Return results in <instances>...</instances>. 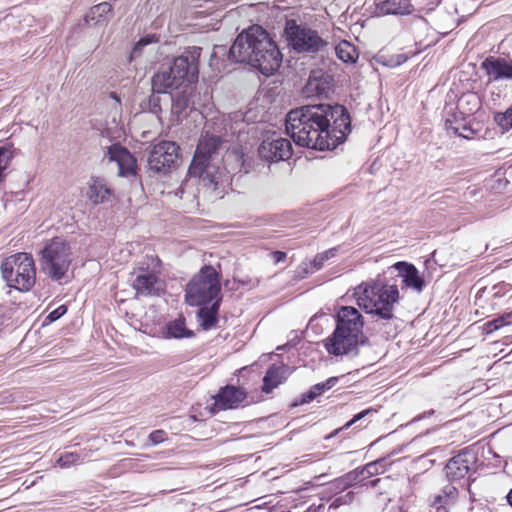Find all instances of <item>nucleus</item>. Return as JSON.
Returning <instances> with one entry per match:
<instances>
[{"label":"nucleus","mask_w":512,"mask_h":512,"mask_svg":"<svg viewBox=\"0 0 512 512\" xmlns=\"http://www.w3.org/2000/svg\"><path fill=\"white\" fill-rule=\"evenodd\" d=\"M469 98H472L473 100H476V97L474 95H469Z\"/></svg>","instance_id":"de8ad7c7"},{"label":"nucleus","mask_w":512,"mask_h":512,"mask_svg":"<svg viewBox=\"0 0 512 512\" xmlns=\"http://www.w3.org/2000/svg\"><path fill=\"white\" fill-rule=\"evenodd\" d=\"M412 7L410 0H375V13L378 16L409 14Z\"/></svg>","instance_id":"6ab92c4d"},{"label":"nucleus","mask_w":512,"mask_h":512,"mask_svg":"<svg viewBox=\"0 0 512 512\" xmlns=\"http://www.w3.org/2000/svg\"><path fill=\"white\" fill-rule=\"evenodd\" d=\"M353 297L367 314L390 320L394 317V308L400 294L396 284H390L378 276L355 287Z\"/></svg>","instance_id":"39448f33"},{"label":"nucleus","mask_w":512,"mask_h":512,"mask_svg":"<svg viewBox=\"0 0 512 512\" xmlns=\"http://www.w3.org/2000/svg\"><path fill=\"white\" fill-rule=\"evenodd\" d=\"M458 490L452 484L445 485L431 501V512H448L456 502Z\"/></svg>","instance_id":"aec40b11"},{"label":"nucleus","mask_w":512,"mask_h":512,"mask_svg":"<svg viewBox=\"0 0 512 512\" xmlns=\"http://www.w3.org/2000/svg\"><path fill=\"white\" fill-rule=\"evenodd\" d=\"M229 56L233 61L247 63L267 76L277 71L282 62L277 45L259 25H253L237 36Z\"/></svg>","instance_id":"f03ea898"},{"label":"nucleus","mask_w":512,"mask_h":512,"mask_svg":"<svg viewBox=\"0 0 512 512\" xmlns=\"http://www.w3.org/2000/svg\"><path fill=\"white\" fill-rule=\"evenodd\" d=\"M189 99L185 94H179L175 98L172 99V114L177 117V120H180L183 116L186 115V111L189 108Z\"/></svg>","instance_id":"473e14b6"},{"label":"nucleus","mask_w":512,"mask_h":512,"mask_svg":"<svg viewBox=\"0 0 512 512\" xmlns=\"http://www.w3.org/2000/svg\"><path fill=\"white\" fill-rule=\"evenodd\" d=\"M286 258V253L282 251L273 252V259L276 263L284 261Z\"/></svg>","instance_id":"79ce46f5"},{"label":"nucleus","mask_w":512,"mask_h":512,"mask_svg":"<svg viewBox=\"0 0 512 512\" xmlns=\"http://www.w3.org/2000/svg\"><path fill=\"white\" fill-rule=\"evenodd\" d=\"M495 121L503 130L512 128V105L504 113H498Z\"/></svg>","instance_id":"c9c22d12"},{"label":"nucleus","mask_w":512,"mask_h":512,"mask_svg":"<svg viewBox=\"0 0 512 512\" xmlns=\"http://www.w3.org/2000/svg\"><path fill=\"white\" fill-rule=\"evenodd\" d=\"M220 147V137L210 135L208 131L199 140L195 155L189 167V175L199 178L204 187L216 197L223 196L231 177L230 172L220 166L217 151Z\"/></svg>","instance_id":"7ed1b4c3"},{"label":"nucleus","mask_w":512,"mask_h":512,"mask_svg":"<svg viewBox=\"0 0 512 512\" xmlns=\"http://www.w3.org/2000/svg\"><path fill=\"white\" fill-rule=\"evenodd\" d=\"M288 375V368L285 365L271 366L263 378V391L271 392L279 384H281Z\"/></svg>","instance_id":"4be33fe9"},{"label":"nucleus","mask_w":512,"mask_h":512,"mask_svg":"<svg viewBox=\"0 0 512 512\" xmlns=\"http://www.w3.org/2000/svg\"><path fill=\"white\" fill-rule=\"evenodd\" d=\"M1 275L8 287L28 292L36 282V266L31 254L20 252L6 257L0 265Z\"/></svg>","instance_id":"423d86ee"},{"label":"nucleus","mask_w":512,"mask_h":512,"mask_svg":"<svg viewBox=\"0 0 512 512\" xmlns=\"http://www.w3.org/2000/svg\"><path fill=\"white\" fill-rule=\"evenodd\" d=\"M72 261L71 244L61 237L51 239L41 250L42 271L54 281L61 282L68 278Z\"/></svg>","instance_id":"0eeeda50"},{"label":"nucleus","mask_w":512,"mask_h":512,"mask_svg":"<svg viewBox=\"0 0 512 512\" xmlns=\"http://www.w3.org/2000/svg\"><path fill=\"white\" fill-rule=\"evenodd\" d=\"M67 312V307L65 305H60L53 311H51L45 318L43 325H48L53 323L54 321L58 320L60 317H62Z\"/></svg>","instance_id":"e433bc0d"},{"label":"nucleus","mask_w":512,"mask_h":512,"mask_svg":"<svg viewBox=\"0 0 512 512\" xmlns=\"http://www.w3.org/2000/svg\"><path fill=\"white\" fill-rule=\"evenodd\" d=\"M338 380V377H330L325 382L315 384L306 394L303 395L302 402L306 403L313 400L317 396H320L325 391L334 387L337 384Z\"/></svg>","instance_id":"c85d7f7f"},{"label":"nucleus","mask_w":512,"mask_h":512,"mask_svg":"<svg viewBox=\"0 0 512 512\" xmlns=\"http://www.w3.org/2000/svg\"><path fill=\"white\" fill-rule=\"evenodd\" d=\"M334 332L325 339L324 347L334 356L355 355L360 345L364 344V319L352 306H341L336 312Z\"/></svg>","instance_id":"20e7f679"},{"label":"nucleus","mask_w":512,"mask_h":512,"mask_svg":"<svg viewBox=\"0 0 512 512\" xmlns=\"http://www.w3.org/2000/svg\"><path fill=\"white\" fill-rule=\"evenodd\" d=\"M259 155L269 162L288 160L292 156V144L275 133L266 137L259 147Z\"/></svg>","instance_id":"ddd939ff"},{"label":"nucleus","mask_w":512,"mask_h":512,"mask_svg":"<svg viewBox=\"0 0 512 512\" xmlns=\"http://www.w3.org/2000/svg\"><path fill=\"white\" fill-rule=\"evenodd\" d=\"M112 6L108 2H102L93 6L85 16L89 25L106 24L111 16Z\"/></svg>","instance_id":"5701e85b"},{"label":"nucleus","mask_w":512,"mask_h":512,"mask_svg":"<svg viewBox=\"0 0 512 512\" xmlns=\"http://www.w3.org/2000/svg\"><path fill=\"white\" fill-rule=\"evenodd\" d=\"M337 251L338 248L334 247L322 253H318L311 261L302 262L299 266V270L303 274H312L319 271L327 260L336 256Z\"/></svg>","instance_id":"b1692460"},{"label":"nucleus","mask_w":512,"mask_h":512,"mask_svg":"<svg viewBox=\"0 0 512 512\" xmlns=\"http://www.w3.org/2000/svg\"><path fill=\"white\" fill-rule=\"evenodd\" d=\"M220 279L212 266H204L187 284L185 299L191 306L220 301Z\"/></svg>","instance_id":"1a4fd4ad"},{"label":"nucleus","mask_w":512,"mask_h":512,"mask_svg":"<svg viewBox=\"0 0 512 512\" xmlns=\"http://www.w3.org/2000/svg\"><path fill=\"white\" fill-rule=\"evenodd\" d=\"M284 37L288 46L297 53H318L327 46L318 31L292 19L286 21Z\"/></svg>","instance_id":"9d476101"},{"label":"nucleus","mask_w":512,"mask_h":512,"mask_svg":"<svg viewBox=\"0 0 512 512\" xmlns=\"http://www.w3.org/2000/svg\"><path fill=\"white\" fill-rule=\"evenodd\" d=\"M319 83L316 80H309L306 86L307 93L310 94L312 91L318 90Z\"/></svg>","instance_id":"a19ab883"},{"label":"nucleus","mask_w":512,"mask_h":512,"mask_svg":"<svg viewBox=\"0 0 512 512\" xmlns=\"http://www.w3.org/2000/svg\"><path fill=\"white\" fill-rule=\"evenodd\" d=\"M374 412H375V410H373V409H366V410H363V411H361L360 413L356 414V415L353 417V419H352L351 421H349V422L346 424V426L348 427V426L352 425L353 423H355V422H357V421L361 420V419H362V418H364L366 415H368V414H370V413H374Z\"/></svg>","instance_id":"ea45409f"},{"label":"nucleus","mask_w":512,"mask_h":512,"mask_svg":"<svg viewBox=\"0 0 512 512\" xmlns=\"http://www.w3.org/2000/svg\"><path fill=\"white\" fill-rule=\"evenodd\" d=\"M445 127L448 132L466 139L471 138L473 134V131L464 122L458 121L457 119L453 121L450 118H447L445 121Z\"/></svg>","instance_id":"7c9ffc66"},{"label":"nucleus","mask_w":512,"mask_h":512,"mask_svg":"<svg viewBox=\"0 0 512 512\" xmlns=\"http://www.w3.org/2000/svg\"><path fill=\"white\" fill-rule=\"evenodd\" d=\"M87 458V453L65 452L59 456L57 463L61 468H69L72 465L84 462Z\"/></svg>","instance_id":"c756f323"},{"label":"nucleus","mask_w":512,"mask_h":512,"mask_svg":"<svg viewBox=\"0 0 512 512\" xmlns=\"http://www.w3.org/2000/svg\"><path fill=\"white\" fill-rule=\"evenodd\" d=\"M132 287L141 296H160L165 291V280L161 276V261L147 256L132 272Z\"/></svg>","instance_id":"6e6552de"},{"label":"nucleus","mask_w":512,"mask_h":512,"mask_svg":"<svg viewBox=\"0 0 512 512\" xmlns=\"http://www.w3.org/2000/svg\"><path fill=\"white\" fill-rule=\"evenodd\" d=\"M440 0H431L428 4L427 10H433L438 4Z\"/></svg>","instance_id":"c03bdc74"},{"label":"nucleus","mask_w":512,"mask_h":512,"mask_svg":"<svg viewBox=\"0 0 512 512\" xmlns=\"http://www.w3.org/2000/svg\"><path fill=\"white\" fill-rule=\"evenodd\" d=\"M149 440L154 445L159 444L165 440V432L163 430H155L150 433Z\"/></svg>","instance_id":"58836bf2"},{"label":"nucleus","mask_w":512,"mask_h":512,"mask_svg":"<svg viewBox=\"0 0 512 512\" xmlns=\"http://www.w3.org/2000/svg\"><path fill=\"white\" fill-rule=\"evenodd\" d=\"M390 269L398 271L403 288L413 289L418 293L423 290L425 286L424 279L414 265L407 262H397Z\"/></svg>","instance_id":"f3484780"},{"label":"nucleus","mask_w":512,"mask_h":512,"mask_svg":"<svg viewBox=\"0 0 512 512\" xmlns=\"http://www.w3.org/2000/svg\"><path fill=\"white\" fill-rule=\"evenodd\" d=\"M181 85L177 76L173 75L171 67L158 72L152 78V88L156 93H166L169 89H177Z\"/></svg>","instance_id":"412c9836"},{"label":"nucleus","mask_w":512,"mask_h":512,"mask_svg":"<svg viewBox=\"0 0 512 512\" xmlns=\"http://www.w3.org/2000/svg\"><path fill=\"white\" fill-rule=\"evenodd\" d=\"M506 322L504 321V317L503 315L491 320V321H488L486 324H485V329L487 331V333H492L496 330H498L499 328L503 327V326H506Z\"/></svg>","instance_id":"4c0bfd02"},{"label":"nucleus","mask_w":512,"mask_h":512,"mask_svg":"<svg viewBox=\"0 0 512 512\" xmlns=\"http://www.w3.org/2000/svg\"><path fill=\"white\" fill-rule=\"evenodd\" d=\"M200 54L201 48L191 47L173 60L171 66L173 75L177 76L182 85L185 83L192 84L198 80Z\"/></svg>","instance_id":"9b49d317"},{"label":"nucleus","mask_w":512,"mask_h":512,"mask_svg":"<svg viewBox=\"0 0 512 512\" xmlns=\"http://www.w3.org/2000/svg\"><path fill=\"white\" fill-rule=\"evenodd\" d=\"M503 317H504V321L506 322L507 325L512 324V311L504 313Z\"/></svg>","instance_id":"37998d69"},{"label":"nucleus","mask_w":512,"mask_h":512,"mask_svg":"<svg viewBox=\"0 0 512 512\" xmlns=\"http://www.w3.org/2000/svg\"><path fill=\"white\" fill-rule=\"evenodd\" d=\"M387 465H388V461L386 458H381V459H378L376 461L366 464L362 468L363 474L365 476V480L374 475L381 474V473L385 472Z\"/></svg>","instance_id":"72a5a7b5"},{"label":"nucleus","mask_w":512,"mask_h":512,"mask_svg":"<svg viewBox=\"0 0 512 512\" xmlns=\"http://www.w3.org/2000/svg\"><path fill=\"white\" fill-rule=\"evenodd\" d=\"M219 302L216 300L210 308L203 307L198 311V318L201 326L205 329H211L215 326L217 322V312L219 307Z\"/></svg>","instance_id":"cd10ccee"},{"label":"nucleus","mask_w":512,"mask_h":512,"mask_svg":"<svg viewBox=\"0 0 512 512\" xmlns=\"http://www.w3.org/2000/svg\"><path fill=\"white\" fill-rule=\"evenodd\" d=\"M378 481H379L378 479H377V480H373V481H371V484H372V485H375V484H376V482H378Z\"/></svg>","instance_id":"49530a36"},{"label":"nucleus","mask_w":512,"mask_h":512,"mask_svg":"<svg viewBox=\"0 0 512 512\" xmlns=\"http://www.w3.org/2000/svg\"><path fill=\"white\" fill-rule=\"evenodd\" d=\"M110 195V190L103 179H91L87 196L94 204L104 202Z\"/></svg>","instance_id":"a878e982"},{"label":"nucleus","mask_w":512,"mask_h":512,"mask_svg":"<svg viewBox=\"0 0 512 512\" xmlns=\"http://www.w3.org/2000/svg\"><path fill=\"white\" fill-rule=\"evenodd\" d=\"M488 83L512 80V62L502 57L489 56L481 63Z\"/></svg>","instance_id":"4468645a"},{"label":"nucleus","mask_w":512,"mask_h":512,"mask_svg":"<svg viewBox=\"0 0 512 512\" xmlns=\"http://www.w3.org/2000/svg\"><path fill=\"white\" fill-rule=\"evenodd\" d=\"M335 53L338 59L345 63H355L359 57L356 47L346 40L340 41L335 46Z\"/></svg>","instance_id":"bb28decb"},{"label":"nucleus","mask_w":512,"mask_h":512,"mask_svg":"<svg viewBox=\"0 0 512 512\" xmlns=\"http://www.w3.org/2000/svg\"><path fill=\"white\" fill-rule=\"evenodd\" d=\"M506 498H507L508 503L512 506V489L509 491Z\"/></svg>","instance_id":"a18cd8bd"},{"label":"nucleus","mask_w":512,"mask_h":512,"mask_svg":"<svg viewBox=\"0 0 512 512\" xmlns=\"http://www.w3.org/2000/svg\"><path fill=\"white\" fill-rule=\"evenodd\" d=\"M105 157L109 162H115L118 166V174L120 176H127L135 173L136 160L132 154L119 144H112Z\"/></svg>","instance_id":"2eb2a0df"},{"label":"nucleus","mask_w":512,"mask_h":512,"mask_svg":"<svg viewBox=\"0 0 512 512\" xmlns=\"http://www.w3.org/2000/svg\"><path fill=\"white\" fill-rule=\"evenodd\" d=\"M350 116L341 105H307L291 110L286 132L300 146L330 150L344 142L350 132Z\"/></svg>","instance_id":"f257e3e1"},{"label":"nucleus","mask_w":512,"mask_h":512,"mask_svg":"<svg viewBox=\"0 0 512 512\" xmlns=\"http://www.w3.org/2000/svg\"><path fill=\"white\" fill-rule=\"evenodd\" d=\"M474 460V456L467 452H462L452 457L445 467L447 478L452 481L464 478L469 473Z\"/></svg>","instance_id":"a211bd4d"},{"label":"nucleus","mask_w":512,"mask_h":512,"mask_svg":"<svg viewBox=\"0 0 512 512\" xmlns=\"http://www.w3.org/2000/svg\"><path fill=\"white\" fill-rule=\"evenodd\" d=\"M157 41H158V39L155 35H146V36L140 38L139 41L134 45V47L132 49V52L130 55V60L139 56L142 52L143 47H145L151 43H155Z\"/></svg>","instance_id":"f704fd0d"},{"label":"nucleus","mask_w":512,"mask_h":512,"mask_svg":"<svg viewBox=\"0 0 512 512\" xmlns=\"http://www.w3.org/2000/svg\"><path fill=\"white\" fill-rule=\"evenodd\" d=\"M163 335L165 338L171 339H182V338H190L192 337L193 331L186 327L185 319L183 317H179L173 321H170L166 324L165 329L163 331Z\"/></svg>","instance_id":"393cba45"},{"label":"nucleus","mask_w":512,"mask_h":512,"mask_svg":"<svg viewBox=\"0 0 512 512\" xmlns=\"http://www.w3.org/2000/svg\"><path fill=\"white\" fill-rule=\"evenodd\" d=\"M363 481H365V476H364L362 468H361V469H355V470L347 473L342 478L338 479L336 482V485H337V487L346 489L350 486L356 485Z\"/></svg>","instance_id":"2f4dec72"},{"label":"nucleus","mask_w":512,"mask_h":512,"mask_svg":"<svg viewBox=\"0 0 512 512\" xmlns=\"http://www.w3.org/2000/svg\"><path fill=\"white\" fill-rule=\"evenodd\" d=\"M179 147L172 141H160L154 144L148 157L149 167L156 172H166L178 159Z\"/></svg>","instance_id":"f8f14e48"},{"label":"nucleus","mask_w":512,"mask_h":512,"mask_svg":"<svg viewBox=\"0 0 512 512\" xmlns=\"http://www.w3.org/2000/svg\"><path fill=\"white\" fill-rule=\"evenodd\" d=\"M246 392L239 387L226 386L214 397V409L226 410L237 408L246 399Z\"/></svg>","instance_id":"dca6fc26"}]
</instances>
